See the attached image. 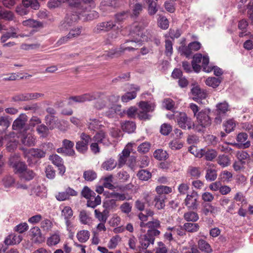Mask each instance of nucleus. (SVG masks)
<instances>
[{"mask_svg":"<svg viewBox=\"0 0 253 253\" xmlns=\"http://www.w3.org/2000/svg\"><path fill=\"white\" fill-rule=\"evenodd\" d=\"M167 197L164 194H158L156 196L154 201L155 202V206L158 210L163 209L165 207V200Z\"/></svg>","mask_w":253,"mask_h":253,"instance_id":"19","label":"nucleus"},{"mask_svg":"<svg viewBox=\"0 0 253 253\" xmlns=\"http://www.w3.org/2000/svg\"><path fill=\"white\" fill-rule=\"evenodd\" d=\"M199 249L206 253H211L212 250L210 245L205 240L200 239L198 242Z\"/></svg>","mask_w":253,"mask_h":253,"instance_id":"25","label":"nucleus"},{"mask_svg":"<svg viewBox=\"0 0 253 253\" xmlns=\"http://www.w3.org/2000/svg\"><path fill=\"white\" fill-rule=\"evenodd\" d=\"M156 191L158 194H164L166 195V194L171 193L172 192V189L169 187L161 185L156 187Z\"/></svg>","mask_w":253,"mask_h":253,"instance_id":"58","label":"nucleus"},{"mask_svg":"<svg viewBox=\"0 0 253 253\" xmlns=\"http://www.w3.org/2000/svg\"><path fill=\"white\" fill-rule=\"evenodd\" d=\"M116 200L114 198H108L103 202V207L106 209L112 210L117 207Z\"/></svg>","mask_w":253,"mask_h":253,"instance_id":"38","label":"nucleus"},{"mask_svg":"<svg viewBox=\"0 0 253 253\" xmlns=\"http://www.w3.org/2000/svg\"><path fill=\"white\" fill-rule=\"evenodd\" d=\"M101 203V197L99 195L97 196H93L87 199V206L88 207L95 208L97 206L100 205Z\"/></svg>","mask_w":253,"mask_h":253,"instance_id":"42","label":"nucleus"},{"mask_svg":"<svg viewBox=\"0 0 253 253\" xmlns=\"http://www.w3.org/2000/svg\"><path fill=\"white\" fill-rule=\"evenodd\" d=\"M217 156V152L212 149L204 148L196 153L195 156L200 158L204 157L208 161H212Z\"/></svg>","mask_w":253,"mask_h":253,"instance_id":"7","label":"nucleus"},{"mask_svg":"<svg viewBox=\"0 0 253 253\" xmlns=\"http://www.w3.org/2000/svg\"><path fill=\"white\" fill-rule=\"evenodd\" d=\"M151 144L148 142H145L140 144L137 148V151L141 153L148 152L150 148Z\"/></svg>","mask_w":253,"mask_h":253,"instance_id":"64","label":"nucleus"},{"mask_svg":"<svg viewBox=\"0 0 253 253\" xmlns=\"http://www.w3.org/2000/svg\"><path fill=\"white\" fill-rule=\"evenodd\" d=\"M108 213L109 212L106 210H104L102 212L97 209L94 211L95 217L100 222H106L108 217Z\"/></svg>","mask_w":253,"mask_h":253,"instance_id":"30","label":"nucleus"},{"mask_svg":"<svg viewBox=\"0 0 253 253\" xmlns=\"http://www.w3.org/2000/svg\"><path fill=\"white\" fill-rule=\"evenodd\" d=\"M116 26L115 22L109 20L98 23L94 28L93 31L96 34L110 31Z\"/></svg>","mask_w":253,"mask_h":253,"instance_id":"9","label":"nucleus"},{"mask_svg":"<svg viewBox=\"0 0 253 253\" xmlns=\"http://www.w3.org/2000/svg\"><path fill=\"white\" fill-rule=\"evenodd\" d=\"M210 111L205 109L200 111L196 116L197 122L204 126H209L211 124V119L209 116Z\"/></svg>","mask_w":253,"mask_h":253,"instance_id":"12","label":"nucleus"},{"mask_svg":"<svg viewBox=\"0 0 253 253\" xmlns=\"http://www.w3.org/2000/svg\"><path fill=\"white\" fill-rule=\"evenodd\" d=\"M143 9V5L139 2L134 4L131 7V12H129L130 16L132 18H137Z\"/></svg>","mask_w":253,"mask_h":253,"instance_id":"18","label":"nucleus"},{"mask_svg":"<svg viewBox=\"0 0 253 253\" xmlns=\"http://www.w3.org/2000/svg\"><path fill=\"white\" fill-rule=\"evenodd\" d=\"M90 233L87 230H81L77 234V238L81 243L86 242L89 238Z\"/></svg>","mask_w":253,"mask_h":253,"instance_id":"34","label":"nucleus"},{"mask_svg":"<svg viewBox=\"0 0 253 253\" xmlns=\"http://www.w3.org/2000/svg\"><path fill=\"white\" fill-rule=\"evenodd\" d=\"M40 6L37 0H22V3L16 6L15 11L18 15L24 16L29 13L30 7L34 10H38Z\"/></svg>","mask_w":253,"mask_h":253,"instance_id":"1","label":"nucleus"},{"mask_svg":"<svg viewBox=\"0 0 253 253\" xmlns=\"http://www.w3.org/2000/svg\"><path fill=\"white\" fill-rule=\"evenodd\" d=\"M2 183L5 187L8 188L13 185L15 183V180L12 176L7 175L2 179Z\"/></svg>","mask_w":253,"mask_h":253,"instance_id":"59","label":"nucleus"},{"mask_svg":"<svg viewBox=\"0 0 253 253\" xmlns=\"http://www.w3.org/2000/svg\"><path fill=\"white\" fill-rule=\"evenodd\" d=\"M155 238L150 237L147 234L141 235L139 238L140 247L143 249H146L150 245H153Z\"/></svg>","mask_w":253,"mask_h":253,"instance_id":"16","label":"nucleus"},{"mask_svg":"<svg viewBox=\"0 0 253 253\" xmlns=\"http://www.w3.org/2000/svg\"><path fill=\"white\" fill-rule=\"evenodd\" d=\"M99 93H85L81 95L83 100V103L85 101H90L95 100L97 96H100L98 95Z\"/></svg>","mask_w":253,"mask_h":253,"instance_id":"62","label":"nucleus"},{"mask_svg":"<svg viewBox=\"0 0 253 253\" xmlns=\"http://www.w3.org/2000/svg\"><path fill=\"white\" fill-rule=\"evenodd\" d=\"M199 197L198 193L194 191H192L191 194H187L184 202L185 206L189 210H197L199 206Z\"/></svg>","mask_w":253,"mask_h":253,"instance_id":"5","label":"nucleus"},{"mask_svg":"<svg viewBox=\"0 0 253 253\" xmlns=\"http://www.w3.org/2000/svg\"><path fill=\"white\" fill-rule=\"evenodd\" d=\"M137 42H139V41L136 42L133 40H126L124 43L121 44L119 49H114L112 50L106 54H104V56H105L108 58H112L115 55L118 56L121 53L126 50L133 51L135 49L136 43Z\"/></svg>","mask_w":253,"mask_h":253,"instance_id":"2","label":"nucleus"},{"mask_svg":"<svg viewBox=\"0 0 253 253\" xmlns=\"http://www.w3.org/2000/svg\"><path fill=\"white\" fill-rule=\"evenodd\" d=\"M183 228L188 232H196L199 229L200 226L198 223L187 222L183 224Z\"/></svg>","mask_w":253,"mask_h":253,"instance_id":"37","label":"nucleus"},{"mask_svg":"<svg viewBox=\"0 0 253 253\" xmlns=\"http://www.w3.org/2000/svg\"><path fill=\"white\" fill-rule=\"evenodd\" d=\"M10 165L14 169L15 173L20 176L24 170L27 168L26 165L19 161V156L15 154L9 158Z\"/></svg>","mask_w":253,"mask_h":253,"instance_id":"4","label":"nucleus"},{"mask_svg":"<svg viewBox=\"0 0 253 253\" xmlns=\"http://www.w3.org/2000/svg\"><path fill=\"white\" fill-rule=\"evenodd\" d=\"M151 173L145 169H141L137 173V176L142 181H147L151 177Z\"/></svg>","mask_w":253,"mask_h":253,"instance_id":"43","label":"nucleus"},{"mask_svg":"<svg viewBox=\"0 0 253 253\" xmlns=\"http://www.w3.org/2000/svg\"><path fill=\"white\" fill-rule=\"evenodd\" d=\"M49 127L44 124H41L38 126L37 131L40 134L41 136L43 137H46L49 133Z\"/></svg>","mask_w":253,"mask_h":253,"instance_id":"51","label":"nucleus"},{"mask_svg":"<svg viewBox=\"0 0 253 253\" xmlns=\"http://www.w3.org/2000/svg\"><path fill=\"white\" fill-rule=\"evenodd\" d=\"M11 119L9 116H4L0 117V126L4 129H7L10 125Z\"/></svg>","mask_w":253,"mask_h":253,"instance_id":"56","label":"nucleus"},{"mask_svg":"<svg viewBox=\"0 0 253 253\" xmlns=\"http://www.w3.org/2000/svg\"><path fill=\"white\" fill-rule=\"evenodd\" d=\"M92 141L97 142L98 144H102L105 146H109L111 143L110 141L107 134L103 131L97 132L92 138Z\"/></svg>","mask_w":253,"mask_h":253,"instance_id":"13","label":"nucleus"},{"mask_svg":"<svg viewBox=\"0 0 253 253\" xmlns=\"http://www.w3.org/2000/svg\"><path fill=\"white\" fill-rule=\"evenodd\" d=\"M70 5L83 11L90 10L95 6V0H71Z\"/></svg>","mask_w":253,"mask_h":253,"instance_id":"3","label":"nucleus"},{"mask_svg":"<svg viewBox=\"0 0 253 253\" xmlns=\"http://www.w3.org/2000/svg\"><path fill=\"white\" fill-rule=\"evenodd\" d=\"M117 163L115 159L109 158L104 161L101 165V168L105 170L110 171L114 169L117 166Z\"/></svg>","mask_w":253,"mask_h":253,"instance_id":"23","label":"nucleus"},{"mask_svg":"<svg viewBox=\"0 0 253 253\" xmlns=\"http://www.w3.org/2000/svg\"><path fill=\"white\" fill-rule=\"evenodd\" d=\"M83 177L86 181H92L97 178V173L95 171L89 169L84 172Z\"/></svg>","mask_w":253,"mask_h":253,"instance_id":"44","label":"nucleus"},{"mask_svg":"<svg viewBox=\"0 0 253 253\" xmlns=\"http://www.w3.org/2000/svg\"><path fill=\"white\" fill-rule=\"evenodd\" d=\"M183 217L187 221L196 222L199 217L198 213L193 211H189L184 214Z\"/></svg>","mask_w":253,"mask_h":253,"instance_id":"35","label":"nucleus"},{"mask_svg":"<svg viewBox=\"0 0 253 253\" xmlns=\"http://www.w3.org/2000/svg\"><path fill=\"white\" fill-rule=\"evenodd\" d=\"M130 89L131 91L126 93L122 96V101L123 102H127L134 99L136 97V92L140 90V87L137 85H131Z\"/></svg>","mask_w":253,"mask_h":253,"instance_id":"14","label":"nucleus"},{"mask_svg":"<svg viewBox=\"0 0 253 253\" xmlns=\"http://www.w3.org/2000/svg\"><path fill=\"white\" fill-rule=\"evenodd\" d=\"M110 197L114 198L116 199V201H124V200H129L131 199V197L128 196L127 194L124 193H119L117 192H113L110 194Z\"/></svg>","mask_w":253,"mask_h":253,"instance_id":"45","label":"nucleus"},{"mask_svg":"<svg viewBox=\"0 0 253 253\" xmlns=\"http://www.w3.org/2000/svg\"><path fill=\"white\" fill-rule=\"evenodd\" d=\"M122 128L125 132L132 133L135 129V124L133 122L126 121L122 125Z\"/></svg>","mask_w":253,"mask_h":253,"instance_id":"39","label":"nucleus"},{"mask_svg":"<svg viewBox=\"0 0 253 253\" xmlns=\"http://www.w3.org/2000/svg\"><path fill=\"white\" fill-rule=\"evenodd\" d=\"M129 11L126 10L119 12L115 15V23H122L126 20L129 16Z\"/></svg>","mask_w":253,"mask_h":253,"instance_id":"32","label":"nucleus"},{"mask_svg":"<svg viewBox=\"0 0 253 253\" xmlns=\"http://www.w3.org/2000/svg\"><path fill=\"white\" fill-rule=\"evenodd\" d=\"M35 176V173L34 171L27 168L19 177L25 180L29 181L33 179Z\"/></svg>","mask_w":253,"mask_h":253,"instance_id":"47","label":"nucleus"},{"mask_svg":"<svg viewBox=\"0 0 253 253\" xmlns=\"http://www.w3.org/2000/svg\"><path fill=\"white\" fill-rule=\"evenodd\" d=\"M79 19V16L77 14L67 13L64 21L61 24L60 29L63 30H67Z\"/></svg>","mask_w":253,"mask_h":253,"instance_id":"11","label":"nucleus"},{"mask_svg":"<svg viewBox=\"0 0 253 253\" xmlns=\"http://www.w3.org/2000/svg\"><path fill=\"white\" fill-rule=\"evenodd\" d=\"M23 152L25 158H27V162L29 164L31 161L30 157H33L37 159H41L44 158L45 156V152L38 148H31L27 149L24 148L21 149Z\"/></svg>","mask_w":253,"mask_h":253,"instance_id":"6","label":"nucleus"},{"mask_svg":"<svg viewBox=\"0 0 253 253\" xmlns=\"http://www.w3.org/2000/svg\"><path fill=\"white\" fill-rule=\"evenodd\" d=\"M110 97L103 96L98 99L95 103L94 107L97 109H101L106 106L107 101L110 100Z\"/></svg>","mask_w":253,"mask_h":253,"instance_id":"48","label":"nucleus"},{"mask_svg":"<svg viewBox=\"0 0 253 253\" xmlns=\"http://www.w3.org/2000/svg\"><path fill=\"white\" fill-rule=\"evenodd\" d=\"M60 240L59 232H56L54 234L51 235L47 240V244L49 246H52L57 245Z\"/></svg>","mask_w":253,"mask_h":253,"instance_id":"33","label":"nucleus"},{"mask_svg":"<svg viewBox=\"0 0 253 253\" xmlns=\"http://www.w3.org/2000/svg\"><path fill=\"white\" fill-rule=\"evenodd\" d=\"M81 194L86 199H90V198L96 195L95 193L91 190L87 186H84L83 188Z\"/></svg>","mask_w":253,"mask_h":253,"instance_id":"55","label":"nucleus"},{"mask_svg":"<svg viewBox=\"0 0 253 253\" xmlns=\"http://www.w3.org/2000/svg\"><path fill=\"white\" fill-rule=\"evenodd\" d=\"M140 109L144 110L149 113L152 112L155 108V105L153 103H150L146 101H141L139 103Z\"/></svg>","mask_w":253,"mask_h":253,"instance_id":"41","label":"nucleus"},{"mask_svg":"<svg viewBox=\"0 0 253 253\" xmlns=\"http://www.w3.org/2000/svg\"><path fill=\"white\" fill-rule=\"evenodd\" d=\"M153 155L156 159L160 161L166 160L168 158L167 151L162 149H158L155 151Z\"/></svg>","mask_w":253,"mask_h":253,"instance_id":"46","label":"nucleus"},{"mask_svg":"<svg viewBox=\"0 0 253 253\" xmlns=\"http://www.w3.org/2000/svg\"><path fill=\"white\" fill-rule=\"evenodd\" d=\"M217 163L222 167L228 166L229 164L228 157L224 155H219L217 159Z\"/></svg>","mask_w":253,"mask_h":253,"instance_id":"60","label":"nucleus"},{"mask_svg":"<svg viewBox=\"0 0 253 253\" xmlns=\"http://www.w3.org/2000/svg\"><path fill=\"white\" fill-rule=\"evenodd\" d=\"M220 83L221 80L215 77H209L206 80V84L213 88L217 87Z\"/></svg>","mask_w":253,"mask_h":253,"instance_id":"49","label":"nucleus"},{"mask_svg":"<svg viewBox=\"0 0 253 253\" xmlns=\"http://www.w3.org/2000/svg\"><path fill=\"white\" fill-rule=\"evenodd\" d=\"M35 138L30 133L23 134L21 136V141L22 143L28 147L33 146L35 144Z\"/></svg>","mask_w":253,"mask_h":253,"instance_id":"21","label":"nucleus"},{"mask_svg":"<svg viewBox=\"0 0 253 253\" xmlns=\"http://www.w3.org/2000/svg\"><path fill=\"white\" fill-rule=\"evenodd\" d=\"M45 121L50 129H53L56 127L58 120L54 115H46Z\"/></svg>","mask_w":253,"mask_h":253,"instance_id":"27","label":"nucleus"},{"mask_svg":"<svg viewBox=\"0 0 253 253\" xmlns=\"http://www.w3.org/2000/svg\"><path fill=\"white\" fill-rule=\"evenodd\" d=\"M32 236L35 238V242L42 243L44 241V238L42 236L41 229L38 226H35L31 229Z\"/></svg>","mask_w":253,"mask_h":253,"instance_id":"22","label":"nucleus"},{"mask_svg":"<svg viewBox=\"0 0 253 253\" xmlns=\"http://www.w3.org/2000/svg\"><path fill=\"white\" fill-rule=\"evenodd\" d=\"M248 137V134L244 132L240 133L237 136V141L243 148H249L251 145L250 141L247 140Z\"/></svg>","mask_w":253,"mask_h":253,"instance_id":"17","label":"nucleus"},{"mask_svg":"<svg viewBox=\"0 0 253 253\" xmlns=\"http://www.w3.org/2000/svg\"><path fill=\"white\" fill-rule=\"evenodd\" d=\"M191 93L194 97L193 99L195 100H198L199 99L205 98L206 96V94L204 91L198 86H195L191 89Z\"/></svg>","mask_w":253,"mask_h":253,"instance_id":"31","label":"nucleus"},{"mask_svg":"<svg viewBox=\"0 0 253 253\" xmlns=\"http://www.w3.org/2000/svg\"><path fill=\"white\" fill-rule=\"evenodd\" d=\"M216 107L219 115L224 114L229 111V105L226 102L218 103Z\"/></svg>","mask_w":253,"mask_h":253,"instance_id":"50","label":"nucleus"},{"mask_svg":"<svg viewBox=\"0 0 253 253\" xmlns=\"http://www.w3.org/2000/svg\"><path fill=\"white\" fill-rule=\"evenodd\" d=\"M202 211L205 215H209L210 213L212 214H216L219 211L217 207L213 206L209 203H206L204 205Z\"/></svg>","mask_w":253,"mask_h":253,"instance_id":"28","label":"nucleus"},{"mask_svg":"<svg viewBox=\"0 0 253 253\" xmlns=\"http://www.w3.org/2000/svg\"><path fill=\"white\" fill-rule=\"evenodd\" d=\"M146 225L149 229H158L161 227V222L158 219H153L146 223Z\"/></svg>","mask_w":253,"mask_h":253,"instance_id":"63","label":"nucleus"},{"mask_svg":"<svg viewBox=\"0 0 253 253\" xmlns=\"http://www.w3.org/2000/svg\"><path fill=\"white\" fill-rule=\"evenodd\" d=\"M188 173L190 175L195 178H198L201 175V168L193 166L189 167L188 169Z\"/></svg>","mask_w":253,"mask_h":253,"instance_id":"40","label":"nucleus"},{"mask_svg":"<svg viewBox=\"0 0 253 253\" xmlns=\"http://www.w3.org/2000/svg\"><path fill=\"white\" fill-rule=\"evenodd\" d=\"M176 120L179 127L182 129L192 128V122L185 113L180 112L176 115Z\"/></svg>","mask_w":253,"mask_h":253,"instance_id":"8","label":"nucleus"},{"mask_svg":"<svg viewBox=\"0 0 253 253\" xmlns=\"http://www.w3.org/2000/svg\"><path fill=\"white\" fill-rule=\"evenodd\" d=\"M27 121V117L24 114H21L13 123L12 128L14 130L22 129Z\"/></svg>","mask_w":253,"mask_h":253,"instance_id":"15","label":"nucleus"},{"mask_svg":"<svg viewBox=\"0 0 253 253\" xmlns=\"http://www.w3.org/2000/svg\"><path fill=\"white\" fill-rule=\"evenodd\" d=\"M120 241L121 238L119 235L113 237L108 243V247L110 249H115Z\"/></svg>","mask_w":253,"mask_h":253,"instance_id":"61","label":"nucleus"},{"mask_svg":"<svg viewBox=\"0 0 253 253\" xmlns=\"http://www.w3.org/2000/svg\"><path fill=\"white\" fill-rule=\"evenodd\" d=\"M53 225L52 222L48 219L43 220L41 223V227L42 230L46 232H48L51 230Z\"/></svg>","mask_w":253,"mask_h":253,"instance_id":"52","label":"nucleus"},{"mask_svg":"<svg viewBox=\"0 0 253 253\" xmlns=\"http://www.w3.org/2000/svg\"><path fill=\"white\" fill-rule=\"evenodd\" d=\"M174 233L173 232L172 230L171 229V227H169L167 228L166 231L164 234V239L165 241H168L170 242L171 241H174V239L173 238Z\"/></svg>","mask_w":253,"mask_h":253,"instance_id":"57","label":"nucleus"},{"mask_svg":"<svg viewBox=\"0 0 253 253\" xmlns=\"http://www.w3.org/2000/svg\"><path fill=\"white\" fill-rule=\"evenodd\" d=\"M22 24L24 26L30 28H40L42 27V23L41 22L31 18L24 20L22 22Z\"/></svg>","mask_w":253,"mask_h":253,"instance_id":"26","label":"nucleus"},{"mask_svg":"<svg viewBox=\"0 0 253 253\" xmlns=\"http://www.w3.org/2000/svg\"><path fill=\"white\" fill-rule=\"evenodd\" d=\"M78 192L74 189L68 187L64 191L58 192L56 195L55 198L58 201H64L70 199L71 197L76 196Z\"/></svg>","mask_w":253,"mask_h":253,"instance_id":"10","label":"nucleus"},{"mask_svg":"<svg viewBox=\"0 0 253 253\" xmlns=\"http://www.w3.org/2000/svg\"><path fill=\"white\" fill-rule=\"evenodd\" d=\"M62 145L67 151V156H73L75 155V152L73 149L74 143L73 141L65 139L62 141Z\"/></svg>","mask_w":253,"mask_h":253,"instance_id":"20","label":"nucleus"},{"mask_svg":"<svg viewBox=\"0 0 253 253\" xmlns=\"http://www.w3.org/2000/svg\"><path fill=\"white\" fill-rule=\"evenodd\" d=\"M216 170L211 168H208L206 170L205 178L207 181H212L217 178Z\"/></svg>","mask_w":253,"mask_h":253,"instance_id":"36","label":"nucleus"},{"mask_svg":"<svg viewBox=\"0 0 253 253\" xmlns=\"http://www.w3.org/2000/svg\"><path fill=\"white\" fill-rule=\"evenodd\" d=\"M73 215V211L70 207H65L61 211V216L64 217V219H71Z\"/></svg>","mask_w":253,"mask_h":253,"instance_id":"54","label":"nucleus"},{"mask_svg":"<svg viewBox=\"0 0 253 253\" xmlns=\"http://www.w3.org/2000/svg\"><path fill=\"white\" fill-rule=\"evenodd\" d=\"M22 241L20 235H9L4 240V243L6 245H12L19 244Z\"/></svg>","mask_w":253,"mask_h":253,"instance_id":"24","label":"nucleus"},{"mask_svg":"<svg viewBox=\"0 0 253 253\" xmlns=\"http://www.w3.org/2000/svg\"><path fill=\"white\" fill-rule=\"evenodd\" d=\"M235 126V121L233 119H229L223 124L224 130L228 133L233 131Z\"/></svg>","mask_w":253,"mask_h":253,"instance_id":"53","label":"nucleus"},{"mask_svg":"<svg viewBox=\"0 0 253 253\" xmlns=\"http://www.w3.org/2000/svg\"><path fill=\"white\" fill-rule=\"evenodd\" d=\"M87 125L89 129L93 130L99 128L101 126V122L98 119L91 117L87 121Z\"/></svg>","mask_w":253,"mask_h":253,"instance_id":"29","label":"nucleus"}]
</instances>
